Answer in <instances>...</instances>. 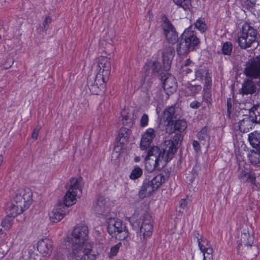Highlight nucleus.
Returning <instances> with one entry per match:
<instances>
[{"label": "nucleus", "mask_w": 260, "mask_h": 260, "mask_svg": "<svg viewBox=\"0 0 260 260\" xmlns=\"http://www.w3.org/2000/svg\"><path fill=\"white\" fill-rule=\"evenodd\" d=\"M237 37V42L240 47L242 49H245L249 48L251 47L253 44L257 43V41L254 39H251L250 41H248L249 38H248V37L239 32Z\"/></svg>", "instance_id": "5701e85b"}, {"label": "nucleus", "mask_w": 260, "mask_h": 260, "mask_svg": "<svg viewBox=\"0 0 260 260\" xmlns=\"http://www.w3.org/2000/svg\"><path fill=\"white\" fill-rule=\"evenodd\" d=\"M32 192L29 188L19 189L17 190L11 205L9 206V216L2 221V226L10 229L13 223V218L28 208L32 201Z\"/></svg>", "instance_id": "7ed1b4c3"}, {"label": "nucleus", "mask_w": 260, "mask_h": 260, "mask_svg": "<svg viewBox=\"0 0 260 260\" xmlns=\"http://www.w3.org/2000/svg\"><path fill=\"white\" fill-rule=\"evenodd\" d=\"M120 245V244H116L111 248L109 253V257L112 258L116 255L119 251Z\"/></svg>", "instance_id": "37998d69"}, {"label": "nucleus", "mask_w": 260, "mask_h": 260, "mask_svg": "<svg viewBox=\"0 0 260 260\" xmlns=\"http://www.w3.org/2000/svg\"><path fill=\"white\" fill-rule=\"evenodd\" d=\"M195 236L202 254L201 257L197 258V260H212L213 249L210 242L198 233L195 234Z\"/></svg>", "instance_id": "0eeeda50"}, {"label": "nucleus", "mask_w": 260, "mask_h": 260, "mask_svg": "<svg viewBox=\"0 0 260 260\" xmlns=\"http://www.w3.org/2000/svg\"><path fill=\"white\" fill-rule=\"evenodd\" d=\"M259 108H260V107Z\"/></svg>", "instance_id": "052dcab7"}, {"label": "nucleus", "mask_w": 260, "mask_h": 260, "mask_svg": "<svg viewBox=\"0 0 260 260\" xmlns=\"http://www.w3.org/2000/svg\"><path fill=\"white\" fill-rule=\"evenodd\" d=\"M122 120H130L131 121L134 118L133 112H131L128 108H124L121 112Z\"/></svg>", "instance_id": "c9c22d12"}, {"label": "nucleus", "mask_w": 260, "mask_h": 260, "mask_svg": "<svg viewBox=\"0 0 260 260\" xmlns=\"http://www.w3.org/2000/svg\"><path fill=\"white\" fill-rule=\"evenodd\" d=\"M249 116L254 123L260 124V108L252 107L249 111Z\"/></svg>", "instance_id": "473e14b6"}, {"label": "nucleus", "mask_w": 260, "mask_h": 260, "mask_svg": "<svg viewBox=\"0 0 260 260\" xmlns=\"http://www.w3.org/2000/svg\"><path fill=\"white\" fill-rule=\"evenodd\" d=\"M181 139V136L179 134L175 135L174 137H173V140H172V142L173 143L175 146L177 147L179 142L180 141Z\"/></svg>", "instance_id": "de8ad7c7"}, {"label": "nucleus", "mask_w": 260, "mask_h": 260, "mask_svg": "<svg viewBox=\"0 0 260 260\" xmlns=\"http://www.w3.org/2000/svg\"><path fill=\"white\" fill-rule=\"evenodd\" d=\"M134 160L135 162H138L140 161V157L139 156H136Z\"/></svg>", "instance_id": "4d7b16f0"}, {"label": "nucleus", "mask_w": 260, "mask_h": 260, "mask_svg": "<svg viewBox=\"0 0 260 260\" xmlns=\"http://www.w3.org/2000/svg\"><path fill=\"white\" fill-rule=\"evenodd\" d=\"M142 219L143 221L140 228V238L142 242H144L147 238L150 236L152 233V218L149 213H145L143 215Z\"/></svg>", "instance_id": "1a4fd4ad"}, {"label": "nucleus", "mask_w": 260, "mask_h": 260, "mask_svg": "<svg viewBox=\"0 0 260 260\" xmlns=\"http://www.w3.org/2000/svg\"><path fill=\"white\" fill-rule=\"evenodd\" d=\"M201 106V103L197 101H192L190 103V107L192 109H198Z\"/></svg>", "instance_id": "8fccbe9b"}, {"label": "nucleus", "mask_w": 260, "mask_h": 260, "mask_svg": "<svg viewBox=\"0 0 260 260\" xmlns=\"http://www.w3.org/2000/svg\"><path fill=\"white\" fill-rule=\"evenodd\" d=\"M163 87L168 94L176 91L177 82L175 77L171 75H168L164 79Z\"/></svg>", "instance_id": "a211bd4d"}, {"label": "nucleus", "mask_w": 260, "mask_h": 260, "mask_svg": "<svg viewBox=\"0 0 260 260\" xmlns=\"http://www.w3.org/2000/svg\"><path fill=\"white\" fill-rule=\"evenodd\" d=\"M233 45L231 42H226L223 44L222 53L224 55H230L231 54Z\"/></svg>", "instance_id": "58836bf2"}, {"label": "nucleus", "mask_w": 260, "mask_h": 260, "mask_svg": "<svg viewBox=\"0 0 260 260\" xmlns=\"http://www.w3.org/2000/svg\"><path fill=\"white\" fill-rule=\"evenodd\" d=\"M89 231L85 225L76 226L67 237L71 244L69 257L72 260H94L99 252L93 249V244L89 240Z\"/></svg>", "instance_id": "f257e3e1"}, {"label": "nucleus", "mask_w": 260, "mask_h": 260, "mask_svg": "<svg viewBox=\"0 0 260 260\" xmlns=\"http://www.w3.org/2000/svg\"><path fill=\"white\" fill-rule=\"evenodd\" d=\"M210 95L209 93H206L203 95V102H205L207 106L211 104V100L210 99Z\"/></svg>", "instance_id": "49530a36"}, {"label": "nucleus", "mask_w": 260, "mask_h": 260, "mask_svg": "<svg viewBox=\"0 0 260 260\" xmlns=\"http://www.w3.org/2000/svg\"><path fill=\"white\" fill-rule=\"evenodd\" d=\"M248 141L253 149H260V132L255 131L248 135Z\"/></svg>", "instance_id": "b1692460"}, {"label": "nucleus", "mask_w": 260, "mask_h": 260, "mask_svg": "<svg viewBox=\"0 0 260 260\" xmlns=\"http://www.w3.org/2000/svg\"><path fill=\"white\" fill-rule=\"evenodd\" d=\"M112 205L110 200L104 197H99L93 206L94 211L99 214L107 215L111 209Z\"/></svg>", "instance_id": "9b49d317"}, {"label": "nucleus", "mask_w": 260, "mask_h": 260, "mask_svg": "<svg viewBox=\"0 0 260 260\" xmlns=\"http://www.w3.org/2000/svg\"><path fill=\"white\" fill-rule=\"evenodd\" d=\"M201 86L200 85H197V86H193L191 85L188 87H187L185 89V92L187 93L188 95L189 94H194L197 92L198 91L200 90L201 89Z\"/></svg>", "instance_id": "ea45409f"}, {"label": "nucleus", "mask_w": 260, "mask_h": 260, "mask_svg": "<svg viewBox=\"0 0 260 260\" xmlns=\"http://www.w3.org/2000/svg\"><path fill=\"white\" fill-rule=\"evenodd\" d=\"M200 43L196 34L190 28L186 29L177 44L176 50L179 55H185Z\"/></svg>", "instance_id": "20e7f679"}, {"label": "nucleus", "mask_w": 260, "mask_h": 260, "mask_svg": "<svg viewBox=\"0 0 260 260\" xmlns=\"http://www.w3.org/2000/svg\"><path fill=\"white\" fill-rule=\"evenodd\" d=\"M155 191L153 187L148 181H145L139 192V197L143 199L147 196H150L151 193Z\"/></svg>", "instance_id": "393cba45"}, {"label": "nucleus", "mask_w": 260, "mask_h": 260, "mask_svg": "<svg viewBox=\"0 0 260 260\" xmlns=\"http://www.w3.org/2000/svg\"><path fill=\"white\" fill-rule=\"evenodd\" d=\"M148 116L146 114H144L140 120L141 125L142 127H145L148 125Z\"/></svg>", "instance_id": "c03bdc74"}, {"label": "nucleus", "mask_w": 260, "mask_h": 260, "mask_svg": "<svg viewBox=\"0 0 260 260\" xmlns=\"http://www.w3.org/2000/svg\"><path fill=\"white\" fill-rule=\"evenodd\" d=\"M194 26L202 32H205L207 29V25L204 19L202 18H200L196 21L194 23Z\"/></svg>", "instance_id": "72a5a7b5"}, {"label": "nucleus", "mask_w": 260, "mask_h": 260, "mask_svg": "<svg viewBox=\"0 0 260 260\" xmlns=\"http://www.w3.org/2000/svg\"><path fill=\"white\" fill-rule=\"evenodd\" d=\"M239 33L248 37V39H248L249 41L251 39L257 41V30L247 23H245L242 25V30Z\"/></svg>", "instance_id": "4be33fe9"}, {"label": "nucleus", "mask_w": 260, "mask_h": 260, "mask_svg": "<svg viewBox=\"0 0 260 260\" xmlns=\"http://www.w3.org/2000/svg\"><path fill=\"white\" fill-rule=\"evenodd\" d=\"M31 257H32L34 258L35 259H36L37 258H36L35 257L33 256L32 255H31Z\"/></svg>", "instance_id": "bf43d9fd"}, {"label": "nucleus", "mask_w": 260, "mask_h": 260, "mask_svg": "<svg viewBox=\"0 0 260 260\" xmlns=\"http://www.w3.org/2000/svg\"><path fill=\"white\" fill-rule=\"evenodd\" d=\"M151 69L153 74L156 76L158 75L161 71V66L159 62L158 61H154L151 66Z\"/></svg>", "instance_id": "a19ab883"}, {"label": "nucleus", "mask_w": 260, "mask_h": 260, "mask_svg": "<svg viewBox=\"0 0 260 260\" xmlns=\"http://www.w3.org/2000/svg\"><path fill=\"white\" fill-rule=\"evenodd\" d=\"M53 246V242L48 238L40 240L37 243V249L43 256H46L51 252Z\"/></svg>", "instance_id": "dca6fc26"}, {"label": "nucleus", "mask_w": 260, "mask_h": 260, "mask_svg": "<svg viewBox=\"0 0 260 260\" xmlns=\"http://www.w3.org/2000/svg\"><path fill=\"white\" fill-rule=\"evenodd\" d=\"M96 76L108 80L110 74L111 66L110 58L100 56L96 61Z\"/></svg>", "instance_id": "6e6552de"}, {"label": "nucleus", "mask_w": 260, "mask_h": 260, "mask_svg": "<svg viewBox=\"0 0 260 260\" xmlns=\"http://www.w3.org/2000/svg\"><path fill=\"white\" fill-rule=\"evenodd\" d=\"M178 6L182 8L184 10H189L191 7L190 0H173Z\"/></svg>", "instance_id": "f704fd0d"}, {"label": "nucleus", "mask_w": 260, "mask_h": 260, "mask_svg": "<svg viewBox=\"0 0 260 260\" xmlns=\"http://www.w3.org/2000/svg\"><path fill=\"white\" fill-rule=\"evenodd\" d=\"M143 174V170L138 166H136L132 171L129 175V178L132 180H135L140 177Z\"/></svg>", "instance_id": "e433bc0d"}, {"label": "nucleus", "mask_w": 260, "mask_h": 260, "mask_svg": "<svg viewBox=\"0 0 260 260\" xmlns=\"http://www.w3.org/2000/svg\"><path fill=\"white\" fill-rule=\"evenodd\" d=\"M7 251L2 250V248H0V259L4 257Z\"/></svg>", "instance_id": "5fc2aeb1"}, {"label": "nucleus", "mask_w": 260, "mask_h": 260, "mask_svg": "<svg viewBox=\"0 0 260 260\" xmlns=\"http://www.w3.org/2000/svg\"><path fill=\"white\" fill-rule=\"evenodd\" d=\"M68 190L74 193H78L79 192H81L80 180L76 178L70 179Z\"/></svg>", "instance_id": "c85d7f7f"}, {"label": "nucleus", "mask_w": 260, "mask_h": 260, "mask_svg": "<svg viewBox=\"0 0 260 260\" xmlns=\"http://www.w3.org/2000/svg\"><path fill=\"white\" fill-rule=\"evenodd\" d=\"M196 77L197 80L203 81L205 80V88L208 89L211 85V79L209 76L207 70L202 69L197 70L196 72Z\"/></svg>", "instance_id": "aec40b11"}, {"label": "nucleus", "mask_w": 260, "mask_h": 260, "mask_svg": "<svg viewBox=\"0 0 260 260\" xmlns=\"http://www.w3.org/2000/svg\"><path fill=\"white\" fill-rule=\"evenodd\" d=\"M175 54L173 47L169 45L163 48L162 51V58L165 70H168L171 66L172 60Z\"/></svg>", "instance_id": "4468645a"}, {"label": "nucleus", "mask_w": 260, "mask_h": 260, "mask_svg": "<svg viewBox=\"0 0 260 260\" xmlns=\"http://www.w3.org/2000/svg\"><path fill=\"white\" fill-rule=\"evenodd\" d=\"M68 212V208L59 203L55 206L49 215L51 221L57 222L61 220Z\"/></svg>", "instance_id": "f8f14e48"}, {"label": "nucleus", "mask_w": 260, "mask_h": 260, "mask_svg": "<svg viewBox=\"0 0 260 260\" xmlns=\"http://www.w3.org/2000/svg\"><path fill=\"white\" fill-rule=\"evenodd\" d=\"M164 146L162 150L157 146H154L148 151L145 158V169L148 172L163 168L168 159H171L176 152L177 147L171 140L165 141Z\"/></svg>", "instance_id": "f03ea898"}, {"label": "nucleus", "mask_w": 260, "mask_h": 260, "mask_svg": "<svg viewBox=\"0 0 260 260\" xmlns=\"http://www.w3.org/2000/svg\"><path fill=\"white\" fill-rule=\"evenodd\" d=\"M129 131L125 127H122L120 128L119 132V137L120 138L119 140L122 141V143H124V141H126L129 137Z\"/></svg>", "instance_id": "4c0bfd02"}, {"label": "nucleus", "mask_w": 260, "mask_h": 260, "mask_svg": "<svg viewBox=\"0 0 260 260\" xmlns=\"http://www.w3.org/2000/svg\"><path fill=\"white\" fill-rule=\"evenodd\" d=\"M256 175L251 171H242L239 175V179L242 182H248L252 185V188H258V183L256 182Z\"/></svg>", "instance_id": "2eb2a0df"}, {"label": "nucleus", "mask_w": 260, "mask_h": 260, "mask_svg": "<svg viewBox=\"0 0 260 260\" xmlns=\"http://www.w3.org/2000/svg\"><path fill=\"white\" fill-rule=\"evenodd\" d=\"M244 73L248 78L260 80V55L249 59L245 63Z\"/></svg>", "instance_id": "423d86ee"}, {"label": "nucleus", "mask_w": 260, "mask_h": 260, "mask_svg": "<svg viewBox=\"0 0 260 260\" xmlns=\"http://www.w3.org/2000/svg\"><path fill=\"white\" fill-rule=\"evenodd\" d=\"M173 125L174 127H170L169 125H166V131L167 133L171 134L178 131L182 132L184 131L187 127V122L184 120H177L174 122L171 123V126Z\"/></svg>", "instance_id": "412c9836"}, {"label": "nucleus", "mask_w": 260, "mask_h": 260, "mask_svg": "<svg viewBox=\"0 0 260 260\" xmlns=\"http://www.w3.org/2000/svg\"><path fill=\"white\" fill-rule=\"evenodd\" d=\"M175 112V108L172 106L167 108L164 111L163 119L164 120L167 121L168 124L167 125H169L172 122V119Z\"/></svg>", "instance_id": "7c9ffc66"}, {"label": "nucleus", "mask_w": 260, "mask_h": 260, "mask_svg": "<svg viewBox=\"0 0 260 260\" xmlns=\"http://www.w3.org/2000/svg\"><path fill=\"white\" fill-rule=\"evenodd\" d=\"M166 38L171 44H175L178 40V35L175 28L168 21H165L162 25Z\"/></svg>", "instance_id": "ddd939ff"}, {"label": "nucleus", "mask_w": 260, "mask_h": 260, "mask_svg": "<svg viewBox=\"0 0 260 260\" xmlns=\"http://www.w3.org/2000/svg\"><path fill=\"white\" fill-rule=\"evenodd\" d=\"M250 163L256 165L260 163V149H253L250 150L248 155Z\"/></svg>", "instance_id": "cd10ccee"}, {"label": "nucleus", "mask_w": 260, "mask_h": 260, "mask_svg": "<svg viewBox=\"0 0 260 260\" xmlns=\"http://www.w3.org/2000/svg\"><path fill=\"white\" fill-rule=\"evenodd\" d=\"M190 72H191V70L190 69H189V68L187 69V70H186L187 73H189Z\"/></svg>", "instance_id": "13d9d810"}, {"label": "nucleus", "mask_w": 260, "mask_h": 260, "mask_svg": "<svg viewBox=\"0 0 260 260\" xmlns=\"http://www.w3.org/2000/svg\"><path fill=\"white\" fill-rule=\"evenodd\" d=\"M192 145H193L194 149L196 151H198V150H200L201 147H200V144L198 141L194 140L192 142Z\"/></svg>", "instance_id": "864d4df0"}, {"label": "nucleus", "mask_w": 260, "mask_h": 260, "mask_svg": "<svg viewBox=\"0 0 260 260\" xmlns=\"http://www.w3.org/2000/svg\"><path fill=\"white\" fill-rule=\"evenodd\" d=\"M107 223V231L112 237L119 240H122L128 236V231L122 220L110 218Z\"/></svg>", "instance_id": "39448f33"}, {"label": "nucleus", "mask_w": 260, "mask_h": 260, "mask_svg": "<svg viewBox=\"0 0 260 260\" xmlns=\"http://www.w3.org/2000/svg\"><path fill=\"white\" fill-rule=\"evenodd\" d=\"M40 129H41V127L38 126L34 129L32 134V136H31L32 138H33L34 139H37Z\"/></svg>", "instance_id": "09e8293b"}, {"label": "nucleus", "mask_w": 260, "mask_h": 260, "mask_svg": "<svg viewBox=\"0 0 260 260\" xmlns=\"http://www.w3.org/2000/svg\"><path fill=\"white\" fill-rule=\"evenodd\" d=\"M51 18L50 17H47L44 20L42 24V28L46 30L48 28L49 24L51 22Z\"/></svg>", "instance_id": "a18cd8bd"}, {"label": "nucleus", "mask_w": 260, "mask_h": 260, "mask_svg": "<svg viewBox=\"0 0 260 260\" xmlns=\"http://www.w3.org/2000/svg\"><path fill=\"white\" fill-rule=\"evenodd\" d=\"M155 137V133L154 129L151 128L147 129L142 135L141 138L140 142L141 149H146L150 146Z\"/></svg>", "instance_id": "f3484780"}, {"label": "nucleus", "mask_w": 260, "mask_h": 260, "mask_svg": "<svg viewBox=\"0 0 260 260\" xmlns=\"http://www.w3.org/2000/svg\"><path fill=\"white\" fill-rule=\"evenodd\" d=\"M253 238L252 236L248 234L244 233L241 234V238L240 242L238 241V246L239 247L240 245L242 244L245 246H251L253 244Z\"/></svg>", "instance_id": "c756f323"}, {"label": "nucleus", "mask_w": 260, "mask_h": 260, "mask_svg": "<svg viewBox=\"0 0 260 260\" xmlns=\"http://www.w3.org/2000/svg\"><path fill=\"white\" fill-rule=\"evenodd\" d=\"M107 81V80L96 75L95 78H90L88 80L87 84L92 94H99L104 91Z\"/></svg>", "instance_id": "9d476101"}, {"label": "nucleus", "mask_w": 260, "mask_h": 260, "mask_svg": "<svg viewBox=\"0 0 260 260\" xmlns=\"http://www.w3.org/2000/svg\"><path fill=\"white\" fill-rule=\"evenodd\" d=\"M254 122L253 120L250 117H245L238 122L240 131L243 133L248 132L250 129L252 128Z\"/></svg>", "instance_id": "a878e982"}, {"label": "nucleus", "mask_w": 260, "mask_h": 260, "mask_svg": "<svg viewBox=\"0 0 260 260\" xmlns=\"http://www.w3.org/2000/svg\"><path fill=\"white\" fill-rule=\"evenodd\" d=\"M179 207L183 210L185 209L187 205V202L185 199H181L179 203Z\"/></svg>", "instance_id": "3c124183"}, {"label": "nucleus", "mask_w": 260, "mask_h": 260, "mask_svg": "<svg viewBox=\"0 0 260 260\" xmlns=\"http://www.w3.org/2000/svg\"><path fill=\"white\" fill-rule=\"evenodd\" d=\"M54 260H63L62 255L61 254H56L54 258Z\"/></svg>", "instance_id": "6e6d98bb"}, {"label": "nucleus", "mask_w": 260, "mask_h": 260, "mask_svg": "<svg viewBox=\"0 0 260 260\" xmlns=\"http://www.w3.org/2000/svg\"><path fill=\"white\" fill-rule=\"evenodd\" d=\"M245 80L242 83V88L240 90V93L242 95L253 94L256 91V87L252 81V79L249 78Z\"/></svg>", "instance_id": "6ab92c4d"}, {"label": "nucleus", "mask_w": 260, "mask_h": 260, "mask_svg": "<svg viewBox=\"0 0 260 260\" xmlns=\"http://www.w3.org/2000/svg\"><path fill=\"white\" fill-rule=\"evenodd\" d=\"M78 194V193H74L68 190L64 196L63 200L64 203L63 204L66 205L68 208L69 206H72L76 203L77 200L76 197Z\"/></svg>", "instance_id": "bb28decb"}, {"label": "nucleus", "mask_w": 260, "mask_h": 260, "mask_svg": "<svg viewBox=\"0 0 260 260\" xmlns=\"http://www.w3.org/2000/svg\"><path fill=\"white\" fill-rule=\"evenodd\" d=\"M207 126H204L202 129L197 134V137L200 140H205L208 137L207 135Z\"/></svg>", "instance_id": "79ce46f5"}, {"label": "nucleus", "mask_w": 260, "mask_h": 260, "mask_svg": "<svg viewBox=\"0 0 260 260\" xmlns=\"http://www.w3.org/2000/svg\"><path fill=\"white\" fill-rule=\"evenodd\" d=\"M165 178L162 174H158L155 176L151 180L148 181L153 187V188L156 190L159 187L162 183L165 182Z\"/></svg>", "instance_id": "2f4dec72"}, {"label": "nucleus", "mask_w": 260, "mask_h": 260, "mask_svg": "<svg viewBox=\"0 0 260 260\" xmlns=\"http://www.w3.org/2000/svg\"><path fill=\"white\" fill-rule=\"evenodd\" d=\"M196 176V174H195V173H189L187 176V178L188 179V181L189 182V183H192L193 182V181L194 180V178H195V177Z\"/></svg>", "instance_id": "603ef678"}]
</instances>
